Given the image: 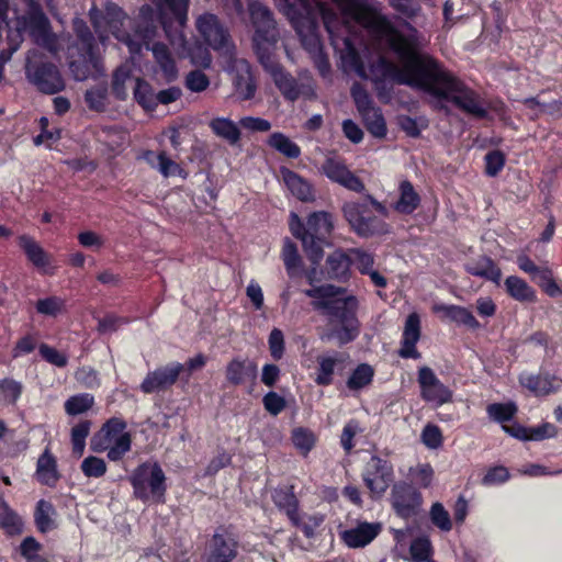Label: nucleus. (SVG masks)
<instances>
[{
    "mask_svg": "<svg viewBox=\"0 0 562 562\" xmlns=\"http://www.w3.org/2000/svg\"><path fill=\"white\" fill-rule=\"evenodd\" d=\"M353 38L344 37L346 52L342 60L360 78L368 79L364 63L353 46ZM387 38L400 65L385 57H379L370 65V79L380 99L391 97L394 83L404 85L427 94L435 110L449 112V106L453 105L470 115L484 116L480 97L437 59L419 52L411 41L414 37Z\"/></svg>",
    "mask_w": 562,
    "mask_h": 562,
    "instance_id": "nucleus-1",
    "label": "nucleus"
},
{
    "mask_svg": "<svg viewBox=\"0 0 562 562\" xmlns=\"http://www.w3.org/2000/svg\"><path fill=\"white\" fill-rule=\"evenodd\" d=\"M346 289L325 284L305 291L313 299L312 306L324 316L330 326L329 336L339 345L353 341L360 334L357 317L359 302L355 295H345Z\"/></svg>",
    "mask_w": 562,
    "mask_h": 562,
    "instance_id": "nucleus-2",
    "label": "nucleus"
},
{
    "mask_svg": "<svg viewBox=\"0 0 562 562\" xmlns=\"http://www.w3.org/2000/svg\"><path fill=\"white\" fill-rule=\"evenodd\" d=\"M109 37H35L38 48L48 50L59 58L58 49L66 45L69 71L76 81L98 78L104 75L101 48Z\"/></svg>",
    "mask_w": 562,
    "mask_h": 562,
    "instance_id": "nucleus-3",
    "label": "nucleus"
},
{
    "mask_svg": "<svg viewBox=\"0 0 562 562\" xmlns=\"http://www.w3.org/2000/svg\"><path fill=\"white\" fill-rule=\"evenodd\" d=\"M276 4L289 19L296 35H319L321 23L328 35H337L340 15L327 3L318 0H276Z\"/></svg>",
    "mask_w": 562,
    "mask_h": 562,
    "instance_id": "nucleus-4",
    "label": "nucleus"
},
{
    "mask_svg": "<svg viewBox=\"0 0 562 562\" xmlns=\"http://www.w3.org/2000/svg\"><path fill=\"white\" fill-rule=\"evenodd\" d=\"M342 214L351 229L360 237L386 235L391 226L382 217H389L390 209L368 194L366 200L349 201L342 205Z\"/></svg>",
    "mask_w": 562,
    "mask_h": 562,
    "instance_id": "nucleus-5",
    "label": "nucleus"
},
{
    "mask_svg": "<svg viewBox=\"0 0 562 562\" xmlns=\"http://www.w3.org/2000/svg\"><path fill=\"white\" fill-rule=\"evenodd\" d=\"M291 233L301 239L304 251L314 266H318L323 258V248L328 245V238L334 229L333 216L325 211H317L308 215L306 223L291 214Z\"/></svg>",
    "mask_w": 562,
    "mask_h": 562,
    "instance_id": "nucleus-6",
    "label": "nucleus"
},
{
    "mask_svg": "<svg viewBox=\"0 0 562 562\" xmlns=\"http://www.w3.org/2000/svg\"><path fill=\"white\" fill-rule=\"evenodd\" d=\"M347 20L353 21L368 35H404L392 21L367 0H333Z\"/></svg>",
    "mask_w": 562,
    "mask_h": 562,
    "instance_id": "nucleus-7",
    "label": "nucleus"
},
{
    "mask_svg": "<svg viewBox=\"0 0 562 562\" xmlns=\"http://www.w3.org/2000/svg\"><path fill=\"white\" fill-rule=\"evenodd\" d=\"M127 424L120 417L108 419L92 437L90 447L94 452L108 451V459L116 462L131 450L132 438L126 431Z\"/></svg>",
    "mask_w": 562,
    "mask_h": 562,
    "instance_id": "nucleus-8",
    "label": "nucleus"
},
{
    "mask_svg": "<svg viewBox=\"0 0 562 562\" xmlns=\"http://www.w3.org/2000/svg\"><path fill=\"white\" fill-rule=\"evenodd\" d=\"M135 498L143 503H164L167 491L166 475L157 462H143L130 476Z\"/></svg>",
    "mask_w": 562,
    "mask_h": 562,
    "instance_id": "nucleus-9",
    "label": "nucleus"
},
{
    "mask_svg": "<svg viewBox=\"0 0 562 562\" xmlns=\"http://www.w3.org/2000/svg\"><path fill=\"white\" fill-rule=\"evenodd\" d=\"M25 76L31 85L45 94L59 93L66 87L59 68L41 54L37 48L30 50L27 54Z\"/></svg>",
    "mask_w": 562,
    "mask_h": 562,
    "instance_id": "nucleus-10",
    "label": "nucleus"
},
{
    "mask_svg": "<svg viewBox=\"0 0 562 562\" xmlns=\"http://www.w3.org/2000/svg\"><path fill=\"white\" fill-rule=\"evenodd\" d=\"M518 407L515 402L494 403V422L501 424L502 429L512 437L526 441H541L555 436V427L544 423L537 427H525L515 420Z\"/></svg>",
    "mask_w": 562,
    "mask_h": 562,
    "instance_id": "nucleus-11",
    "label": "nucleus"
},
{
    "mask_svg": "<svg viewBox=\"0 0 562 562\" xmlns=\"http://www.w3.org/2000/svg\"><path fill=\"white\" fill-rule=\"evenodd\" d=\"M89 20L95 35H131L124 31L126 22H130V16L112 1H106L103 9H99L93 3L89 10Z\"/></svg>",
    "mask_w": 562,
    "mask_h": 562,
    "instance_id": "nucleus-12",
    "label": "nucleus"
},
{
    "mask_svg": "<svg viewBox=\"0 0 562 562\" xmlns=\"http://www.w3.org/2000/svg\"><path fill=\"white\" fill-rule=\"evenodd\" d=\"M362 480L373 497H381L394 480L392 463L378 456H372L362 471Z\"/></svg>",
    "mask_w": 562,
    "mask_h": 562,
    "instance_id": "nucleus-13",
    "label": "nucleus"
},
{
    "mask_svg": "<svg viewBox=\"0 0 562 562\" xmlns=\"http://www.w3.org/2000/svg\"><path fill=\"white\" fill-rule=\"evenodd\" d=\"M391 504L397 516L408 519L419 514L423 496L412 484L398 482L392 487Z\"/></svg>",
    "mask_w": 562,
    "mask_h": 562,
    "instance_id": "nucleus-14",
    "label": "nucleus"
},
{
    "mask_svg": "<svg viewBox=\"0 0 562 562\" xmlns=\"http://www.w3.org/2000/svg\"><path fill=\"white\" fill-rule=\"evenodd\" d=\"M282 97L291 102L301 97L313 98L315 95L314 87L310 80L299 81L281 65L268 74Z\"/></svg>",
    "mask_w": 562,
    "mask_h": 562,
    "instance_id": "nucleus-15",
    "label": "nucleus"
},
{
    "mask_svg": "<svg viewBox=\"0 0 562 562\" xmlns=\"http://www.w3.org/2000/svg\"><path fill=\"white\" fill-rule=\"evenodd\" d=\"M171 44L179 46V56L194 66L209 68L212 63L210 53L211 37H171Z\"/></svg>",
    "mask_w": 562,
    "mask_h": 562,
    "instance_id": "nucleus-16",
    "label": "nucleus"
},
{
    "mask_svg": "<svg viewBox=\"0 0 562 562\" xmlns=\"http://www.w3.org/2000/svg\"><path fill=\"white\" fill-rule=\"evenodd\" d=\"M184 366L180 362H170L149 371L139 385V390L145 394H153L168 390L178 380Z\"/></svg>",
    "mask_w": 562,
    "mask_h": 562,
    "instance_id": "nucleus-17",
    "label": "nucleus"
},
{
    "mask_svg": "<svg viewBox=\"0 0 562 562\" xmlns=\"http://www.w3.org/2000/svg\"><path fill=\"white\" fill-rule=\"evenodd\" d=\"M322 170L330 181L336 182L350 191L361 193L366 189L362 180L350 171L346 164L339 158H326L322 166Z\"/></svg>",
    "mask_w": 562,
    "mask_h": 562,
    "instance_id": "nucleus-18",
    "label": "nucleus"
},
{
    "mask_svg": "<svg viewBox=\"0 0 562 562\" xmlns=\"http://www.w3.org/2000/svg\"><path fill=\"white\" fill-rule=\"evenodd\" d=\"M420 395L426 402L442 405L451 400L450 390L441 383L435 372L428 367L418 370Z\"/></svg>",
    "mask_w": 562,
    "mask_h": 562,
    "instance_id": "nucleus-19",
    "label": "nucleus"
},
{
    "mask_svg": "<svg viewBox=\"0 0 562 562\" xmlns=\"http://www.w3.org/2000/svg\"><path fill=\"white\" fill-rule=\"evenodd\" d=\"M238 554V541L229 533L215 532L204 562H233Z\"/></svg>",
    "mask_w": 562,
    "mask_h": 562,
    "instance_id": "nucleus-20",
    "label": "nucleus"
},
{
    "mask_svg": "<svg viewBox=\"0 0 562 562\" xmlns=\"http://www.w3.org/2000/svg\"><path fill=\"white\" fill-rule=\"evenodd\" d=\"M233 75V83L236 93L243 100L254 98L257 86L251 72L250 64L246 59H234L227 69Z\"/></svg>",
    "mask_w": 562,
    "mask_h": 562,
    "instance_id": "nucleus-21",
    "label": "nucleus"
},
{
    "mask_svg": "<svg viewBox=\"0 0 562 562\" xmlns=\"http://www.w3.org/2000/svg\"><path fill=\"white\" fill-rule=\"evenodd\" d=\"M381 522H359L356 527L340 533L341 540L349 548H363L371 543L381 532Z\"/></svg>",
    "mask_w": 562,
    "mask_h": 562,
    "instance_id": "nucleus-22",
    "label": "nucleus"
},
{
    "mask_svg": "<svg viewBox=\"0 0 562 562\" xmlns=\"http://www.w3.org/2000/svg\"><path fill=\"white\" fill-rule=\"evenodd\" d=\"M257 375V364L248 358L235 357L225 368V378L234 386L254 382Z\"/></svg>",
    "mask_w": 562,
    "mask_h": 562,
    "instance_id": "nucleus-23",
    "label": "nucleus"
},
{
    "mask_svg": "<svg viewBox=\"0 0 562 562\" xmlns=\"http://www.w3.org/2000/svg\"><path fill=\"white\" fill-rule=\"evenodd\" d=\"M420 338V318L417 313L407 316L402 334L401 349L398 355L403 359H419L420 353L416 349V344Z\"/></svg>",
    "mask_w": 562,
    "mask_h": 562,
    "instance_id": "nucleus-24",
    "label": "nucleus"
},
{
    "mask_svg": "<svg viewBox=\"0 0 562 562\" xmlns=\"http://www.w3.org/2000/svg\"><path fill=\"white\" fill-rule=\"evenodd\" d=\"M248 13L254 35H270L276 30L277 22L273 12L258 0L248 1Z\"/></svg>",
    "mask_w": 562,
    "mask_h": 562,
    "instance_id": "nucleus-25",
    "label": "nucleus"
},
{
    "mask_svg": "<svg viewBox=\"0 0 562 562\" xmlns=\"http://www.w3.org/2000/svg\"><path fill=\"white\" fill-rule=\"evenodd\" d=\"M23 24L29 29L30 35H56L52 32L50 22L37 0H31L27 3Z\"/></svg>",
    "mask_w": 562,
    "mask_h": 562,
    "instance_id": "nucleus-26",
    "label": "nucleus"
},
{
    "mask_svg": "<svg viewBox=\"0 0 562 562\" xmlns=\"http://www.w3.org/2000/svg\"><path fill=\"white\" fill-rule=\"evenodd\" d=\"M422 199L413 183L403 180L398 184V199L392 204L394 211L403 215L413 214L420 205Z\"/></svg>",
    "mask_w": 562,
    "mask_h": 562,
    "instance_id": "nucleus-27",
    "label": "nucleus"
},
{
    "mask_svg": "<svg viewBox=\"0 0 562 562\" xmlns=\"http://www.w3.org/2000/svg\"><path fill=\"white\" fill-rule=\"evenodd\" d=\"M519 381L521 385L537 395L543 396L555 393L560 389L559 380L550 374L524 373Z\"/></svg>",
    "mask_w": 562,
    "mask_h": 562,
    "instance_id": "nucleus-28",
    "label": "nucleus"
},
{
    "mask_svg": "<svg viewBox=\"0 0 562 562\" xmlns=\"http://www.w3.org/2000/svg\"><path fill=\"white\" fill-rule=\"evenodd\" d=\"M252 47L258 60L265 71L269 74L271 70L280 66L276 58L277 37H252Z\"/></svg>",
    "mask_w": 562,
    "mask_h": 562,
    "instance_id": "nucleus-29",
    "label": "nucleus"
},
{
    "mask_svg": "<svg viewBox=\"0 0 562 562\" xmlns=\"http://www.w3.org/2000/svg\"><path fill=\"white\" fill-rule=\"evenodd\" d=\"M506 293L521 304L537 302V292L524 279L517 276H509L504 281Z\"/></svg>",
    "mask_w": 562,
    "mask_h": 562,
    "instance_id": "nucleus-30",
    "label": "nucleus"
},
{
    "mask_svg": "<svg viewBox=\"0 0 562 562\" xmlns=\"http://www.w3.org/2000/svg\"><path fill=\"white\" fill-rule=\"evenodd\" d=\"M280 173L284 184L295 198L304 202L313 200V189L305 179L285 167L280 168Z\"/></svg>",
    "mask_w": 562,
    "mask_h": 562,
    "instance_id": "nucleus-31",
    "label": "nucleus"
},
{
    "mask_svg": "<svg viewBox=\"0 0 562 562\" xmlns=\"http://www.w3.org/2000/svg\"><path fill=\"white\" fill-rule=\"evenodd\" d=\"M434 312L440 314L443 318L454 322L460 325L468 326L475 329L480 326L473 314L465 307L453 304H436Z\"/></svg>",
    "mask_w": 562,
    "mask_h": 562,
    "instance_id": "nucleus-32",
    "label": "nucleus"
},
{
    "mask_svg": "<svg viewBox=\"0 0 562 562\" xmlns=\"http://www.w3.org/2000/svg\"><path fill=\"white\" fill-rule=\"evenodd\" d=\"M18 244L34 267L44 270L49 266L48 255L34 238L29 235H21L18 238Z\"/></svg>",
    "mask_w": 562,
    "mask_h": 562,
    "instance_id": "nucleus-33",
    "label": "nucleus"
},
{
    "mask_svg": "<svg viewBox=\"0 0 562 562\" xmlns=\"http://www.w3.org/2000/svg\"><path fill=\"white\" fill-rule=\"evenodd\" d=\"M36 477L40 483L47 486H55L59 480L56 459L48 449L37 460Z\"/></svg>",
    "mask_w": 562,
    "mask_h": 562,
    "instance_id": "nucleus-34",
    "label": "nucleus"
},
{
    "mask_svg": "<svg viewBox=\"0 0 562 562\" xmlns=\"http://www.w3.org/2000/svg\"><path fill=\"white\" fill-rule=\"evenodd\" d=\"M351 258L342 250H335L326 260V273L329 279L347 280L350 272Z\"/></svg>",
    "mask_w": 562,
    "mask_h": 562,
    "instance_id": "nucleus-35",
    "label": "nucleus"
},
{
    "mask_svg": "<svg viewBox=\"0 0 562 562\" xmlns=\"http://www.w3.org/2000/svg\"><path fill=\"white\" fill-rule=\"evenodd\" d=\"M23 520L0 495V528L8 536H16L23 531Z\"/></svg>",
    "mask_w": 562,
    "mask_h": 562,
    "instance_id": "nucleus-36",
    "label": "nucleus"
},
{
    "mask_svg": "<svg viewBox=\"0 0 562 562\" xmlns=\"http://www.w3.org/2000/svg\"><path fill=\"white\" fill-rule=\"evenodd\" d=\"M341 357L338 352L331 355L319 356L317 358V372L314 379L315 383L319 386H327L333 383V376L338 362Z\"/></svg>",
    "mask_w": 562,
    "mask_h": 562,
    "instance_id": "nucleus-37",
    "label": "nucleus"
},
{
    "mask_svg": "<svg viewBox=\"0 0 562 562\" xmlns=\"http://www.w3.org/2000/svg\"><path fill=\"white\" fill-rule=\"evenodd\" d=\"M272 501L280 510L285 513L291 522L297 521L299 501L291 490H274Z\"/></svg>",
    "mask_w": 562,
    "mask_h": 562,
    "instance_id": "nucleus-38",
    "label": "nucleus"
},
{
    "mask_svg": "<svg viewBox=\"0 0 562 562\" xmlns=\"http://www.w3.org/2000/svg\"><path fill=\"white\" fill-rule=\"evenodd\" d=\"M151 52L166 80H175L178 70L168 47L162 43H155L151 47Z\"/></svg>",
    "mask_w": 562,
    "mask_h": 562,
    "instance_id": "nucleus-39",
    "label": "nucleus"
},
{
    "mask_svg": "<svg viewBox=\"0 0 562 562\" xmlns=\"http://www.w3.org/2000/svg\"><path fill=\"white\" fill-rule=\"evenodd\" d=\"M56 514L53 504L45 499H40L34 512V521L38 531L46 533L55 528L53 519Z\"/></svg>",
    "mask_w": 562,
    "mask_h": 562,
    "instance_id": "nucleus-40",
    "label": "nucleus"
},
{
    "mask_svg": "<svg viewBox=\"0 0 562 562\" xmlns=\"http://www.w3.org/2000/svg\"><path fill=\"white\" fill-rule=\"evenodd\" d=\"M158 14L150 4H143L137 16V27L134 35H157Z\"/></svg>",
    "mask_w": 562,
    "mask_h": 562,
    "instance_id": "nucleus-41",
    "label": "nucleus"
},
{
    "mask_svg": "<svg viewBox=\"0 0 562 562\" xmlns=\"http://www.w3.org/2000/svg\"><path fill=\"white\" fill-rule=\"evenodd\" d=\"M267 144L288 158L296 159L301 156L300 146L281 132L272 133Z\"/></svg>",
    "mask_w": 562,
    "mask_h": 562,
    "instance_id": "nucleus-42",
    "label": "nucleus"
},
{
    "mask_svg": "<svg viewBox=\"0 0 562 562\" xmlns=\"http://www.w3.org/2000/svg\"><path fill=\"white\" fill-rule=\"evenodd\" d=\"M363 123L370 134L376 138H383L386 135V124L383 114L379 108H371L360 113Z\"/></svg>",
    "mask_w": 562,
    "mask_h": 562,
    "instance_id": "nucleus-43",
    "label": "nucleus"
},
{
    "mask_svg": "<svg viewBox=\"0 0 562 562\" xmlns=\"http://www.w3.org/2000/svg\"><path fill=\"white\" fill-rule=\"evenodd\" d=\"M210 127L215 135L224 138L229 144H236L240 138L238 126L229 119L216 117L211 121Z\"/></svg>",
    "mask_w": 562,
    "mask_h": 562,
    "instance_id": "nucleus-44",
    "label": "nucleus"
},
{
    "mask_svg": "<svg viewBox=\"0 0 562 562\" xmlns=\"http://www.w3.org/2000/svg\"><path fill=\"white\" fill-rule=\"evenodd\" d=\"M373 376V368L368 363H361L351 372L350 376L348 378L346 382L347 387L352 392L360 391L371 384Z\"/></svg>",
    "mask_w": 562,
    "mask_h": 562,
    "instance_id": "nucleus-45",
    "label": "nucleus"
},
{
    "mask_svg": "<svg viewBox=\"0 0 562 562\" xmlns=\"http://www.w3.org/2000/svg\"><path fill=\"white\" fill-rule=\"evenodd\" d=\"M199 35H229L221 23L218 16L213 13H203L195 21Z\"/></svg>",
    "mask_w": 562,
    "mask_h": 562,
    "instance_id": "nucleus-46",
    "label": "nucleus"
},
{
    "mask_svg": "<svg viewBox=\"0 0 562 562\" xmlns=\"http://www.w3.org/2000/svg\"><path fill=\"white\" fill-rule=\"evenodd\" d=\"M432 546L428 537H417L409 543V560L412 562H435L431 559Z\"/></svg>",
    "mask_w": 562,
    "mask_h": 562,
    "instance_id": "nucleus-47",
    "label": "nucleus"
},
{
    "mask_svg": "<svg viewBox=\"0 0 562 562\" xmlns=\"http://www.w3.org/2000/svg\"><path fill=\"white\" fill-rule=\"evenodd\" d=\"M156 94L153 87L145 80L137 78L134 88L136 102L147 111L156 109Z\"/></svg>",
    "mask_w": 562,
    "mask_h": 562,
    "instance_id": "nucleus-48",
    "label": "nucleus"
},
{
    "mask_svg": "<svg viewBox=\"0 0 562 562\" xmlns=\"http://www.w3.org/2000/svg\"><path fill=\"white\" fill-rule=\"evenodd\" d=\"M94 404L93 395L80 393L70 396L64 404L65 412L70 416H76L88 412Z\"/></svg>",
    "mask_w": 562,
    "mask_h": 562,
    "instance_id": "nucleus-49",
    "label": "nucleus"
},
{
    "mask_svg": "<svg viewBox=\"0 0 562 562\" xmlns=\"http://www.w3.org/2000/svg\"><path fill=\"white\" fill-rule=\"evenodd\" d=\"M291 439L294 447L304 457H306L310 453V451L313 449L316 442V437L314 432L304 427H297L293 429Z\"/></svg>",
    "mask_w": 562,
    "mask_h": 562,
    "instance_id": "nucleus-50",
    "label": "nucleus"
},
{
    "mask_svg": "<svg viewBox=\"0 0 562 562\" xmlns=\"http://www.w3.org/2000/svg\"><path fill=\"white\" fill-rule=\"evenodd\" d=\"M91 422L88 419L80 420L78 424H76L71 428V445H72V451L77 456H81L85 451L86 447V439L90 434L91 429Z\"/></svg>",
    "mask_w": 562,
    "mask_h": 562,
    "instance_id": "nucleus-51",
    "label": "nucleus"
},
{
    "mask_svg": "<svg viewBox=\"0 0 562 562\" xmlns=\"http://www.w3.org/2000/svg\"><path fill=\"white\" fill-rule=\"evenodd\" d=\"M66 301L59 296H47L37 300L35 304L36 312L44 316L57 317L65 310Z\"/></svg>",
    "mask_w": 562,
    "mask_h": 562,
    "instance_id": "nucleus-52",
    "label": "nucleus"
},
{
    "mask_svg": "<svg viewBox=\"0 0 562 562\" xmlns=\"http://www.w3.org/2000/svg\"><path fill=\"white\" fill-rule=\"evenodd\" d=\"M282 259L290 277L295 276L297 270L301 268V257L297 252L296 245L286 238L283 243Z\"/></svg>",
    "mask_w": 562,
    "mask_h": 562,
    "instance_id": "nucleus-53",
    "label": "nucleus"
},
{
    "mask_svg": "<svg viewBox=\"0 0 562 562\" xmlns=\"http://www.w3.org/2000/svg\"><path fill=\"white\" fill-rule=\"evenodd\" d=\"M85 101L90 110L104 111L108 101V87L102 85L88 89L85 93Z\"/></svg>",
    "mask_w": 562,
    "mask_h": 562,
    "instance_id": "nucleus-54",
    "label": "nucleus"
},
{
    "mask_svg": "<svg viewBox=\"0 0 562 562\" xmlns=\"http://www.w3.org/2000/svg\"><path fill=\"white\" fill-rule=\"evenodd\" d=\"M429 517L434 526L443 532H448L452 529V520L450 514L439 502L431 505Z\"/></svg>",
    "mask_w": 562,
    "mask_h": 562,
    "instance_id": "nucleus-55",
    "label": "nucleus"
},
{
    "mask_svg": "<svg viewBox=\"0 0 562 562\" xmlns=\"http://www.w3.org/2000/svg\"><path fill=\"white\" fill-rule=\"evenodd\" d=\"M23 386L19 381L13 379L0 380V397L10 404L16 403L22 394Z\"/></svg>",
    "mask_w": 562,
    "mask_h": 562,
    "instance_id": "nucleus-56",
    "label": "nucleus"
},
{
    "mask_svg": "<svg viewBox=\"0 0 562 562\" xmlns=\"http://www.w3.org/2000/svg\"><path fill=\"white\" fill-rule=\"evenodd\" d=\"M211 47L216 50L221 56H224L227 59V69L232 66L235 57V44L232 41V37H211L210 40Z\"/></svg>",
    "mask_w": 562,
    "mask_h": 562,
    "instance_id": "nucleus-57",
    "label": "nucleus"
},
{
    "mask_svg": "<svg viewBox=\"0 0 562 562\" xmlns=\"http://www.w3.org/2000/svg\"><path fill=\"white\" fill-rule=\"evenodd\" d=\"M131 79V70L128 67L121 66L119 67L112 77V92L115 98L120 100H124L127 95V91L125 89V82Z\"/></svg>",
    "mask_w": 562,
    "mask_h": 562,
    "instance_id": "nucleus-58",
    "label": "nucleus"
},
{
    "mask_svg": "<svg viewBox=\"0 0 562 562\" xmlns=\"http://www.w3.org/2000/svg\"><path fill=\"white\" fill-rule=\"evenodd\" d=\"M324 517L322 515H306L300 516L297 513V521L292 522L295 527H299L306 538H313L316 529L323 524Z\"/></svg>",
    "mask_w": 562,
    "mask_h": 562,
    "instance_id": "nucleus-59",
    "label": "nucleus"
},
{
    "mask_svg": "<svg viewBox=\"0 0 562 562\" xmlns=\"http://www.w3.org/2000/svg\"><path fill=\"white\" fill-rule=\"evenodd\" d=\"M80 468L87 477H101L106 472L104 460L93 456L85 458Z\"/></svg>",
    "mask_w": 562,
    "mask_h": 562,
    "instance_id": "nucleus-60",
    "label": "nucleus"
},
{
    "mask_svg": "<svg viewBox=\"0 0 562 562\" xmlns=\"http://www.w3.org/2000/svg\"><path fill=\"white\" fill-rule=\"evenodd\" d=\"M184 85L191 92H203L210 86L209 77L201 70L194 69L187 74Z\"/></svg>",
    "mask_w": 562,
    "mask_h": 562,
    "instance_id": "nucleus-61",
    "label": "nucleus"
},
{
    "mask_svg": "<svg viewBox=\"0 0 562 562\" xmlns=\"http://www.w3.org/2000/svg\"><path fill=\"white\" fill-rule=\"evenodd\" d=\"M350 93L359 114L374 106L370 94L359 82L352 85Z\"/></svg>",
    "mask_w": 562,
    "mask_h": 562,
    "instance_id": "nucleus-62",
    "label": "nucleus"
},
{
    "mask_svg": "<svg viewBox=\"0 0 562 562\" xmlns=\"http://www.w3.org/2000/svg\"><path fill=\"white\" fill-rule=\"evenodd\" d=\"M350 258L351 263H353L362 274H366L373 269L374 257L370 252L361 249H351Z\"/></svg>",
    "mask_w": 562,
    "mask_h": 562,
    "instance_id": "nucleus-63",
    "label": "nucleus"
},
{
    "mask_svg": "<svg viewBox=\"0 0 562 562\" xmlns=\"http://www.w3.org/2000/svg\"><path fill=\"white\" fill-rule=\"evenodd\" d=\"M76 380L87 389H98L101 385L99 373L91 367H82L75 374Z\"/></svg>",
    "mask_w": 562,
    "mask_h": 562,
    "instance_id": "nucleus-64",
    "label": "nucleus"
}]
</instances>
